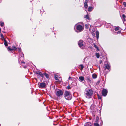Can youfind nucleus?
<instances>
[{"mask_svg": "<svg viewBox=\"0 0 126 126\" xmlns=\"http://www.w3.org/2000/svg\"><path fill=\"white\" fill-rule=\"evenodd\" d=\"M84 27V25L82 23H78L75 26L74 29L76 32H80L83 30Z\"/></svg>", "mask_w": 126, "mask_h": 126, "instance_id": "obj_1", "label": "nucleus"}, {"mask_svg": "<svg viewBox=\"0 0 126 126\" xmlns=\"http://www.w3.org/2000/svg\"><path fill=\"white\" fill-rule=\"evenodd\" d=\"M64 96L65 98L68 100L71 99L72 97L70 92L68 91H65V92Z\"/></svg>", "mask_w": 126, "mask_h": 126, "instance_id": "obj_2", "label": "nucleus"}, {"mask_svg": "<svg viewBox=\"0 0 126 126\" xmlns=\"http://www.w3.org/2000/svg\"><path fill=\"white\" fill-rule=\"evenodd\" d=\"M93 91L92 89H90L88 91H87V98H90L92 95Z\"/></svg>", "mask_w": 126, "mask_h": 126, "instance_id": "obj_3", "label": "nucleus"}, {"mask_svg": "<svg viewBox=\"0 0 126 126\" xmlns=\"http://www.w3.org/2000/svg\"><path fill=\"white\" fill-rule=\"evenodd\" d=\"M84 43L82 40H80L78 43L79 47L82 49H84Z\"/></svg>", "mask_w": 126, "mask_h": 126, "instance_id": "obj_4", "label": "nucleus"}, {"mask_svg": "<svg viewBox=\"0 0 126 126\" xmlns=\"http://www.w3.org/2000/svg\"><path fill=\"white\" fill-rule=\"evenodd\" d=\"M95 30V29L94 28V27L91 25L89 29V31L92 33L93 36H94L95 35V33H94Z\"/></svg>", "mask_w": 126, "mask_h": 126, "instance_id": "obj_5", "label": "nucleus"}, {"mask_svg": "<svg viewBox=\"0 0 126 126\" xmlns=\"http://www.w3.org/2000/svg\"><path fill=\"white\" fill-rule=\"evenodd\" d=\"M63 92L62 91L59 90L57 91L56 95L57 96L60 97L63 95Z\"/></svg>", "mask_w": 126, "mask_h": 126, "instance_id": "obj_6", "label": "nucleus"}, {"mask_svg": "<svg viewBox=\"0 0 126 126\" xmlns=\"http://www.w3.org/2000/svg\"><path fill=\"white\" fill-rule=\"evenodd\" d=\"M108 93L107 90L105 89H103L102 92V95L104 96H105L107 95Z\"/></svg>", "mask_w": 126, "mask_h": 126, "instance_id": "obj_7", "label": "nucleus"}, {"mask_svg": "<svg viewBox=\"0 0 126 126\" xmlns=\"http://www.w3.org/2000/svg\"><path fill=\"white\" fill-rule=\"evenodd\" d=\"M38 85L40 88H44L46 86V84L45 83H39Z\"/></svg>", "mask_w": 126, "mask_h": 126, "instance_id": "obj_8", "label": "nucleus"}, {"mask_svg": "<svg viewBox=\"0 0 126 126\" xmlns=\"http://www.w3.org/2000/svg\"><path fill=\"white\" fill-rule=\"evenodd\" d=\"M105 69L106 70L107 69L109 71H110V64L107 63V64H105Z\"/></svg>", "mask_w": 126, "mask_h": 126, "instance_id": "obj_9", "label": "nucleus"}, {"mask_svg": "<svg viewBox=\"0 0 126 126\" xmlns=\"http://www.w3.org/2000/svg\"><path fill=\"white\" fill-rule=\"evenodd\" d=\"M95 34L96 36V38L97 39L99 38V33L98 31H96L95 32Z\"/></svg>", "mask_w": 126, "mask_h": 126, "instance_id": "obj_10", "label": "nucleus"}, {"mask_svg": "<svg viewBox=\"0 0 126 126\" xmlns=\"http://www.w3.org/2000/svg\"><path fill=\"white\" fill-rule=\"evenodd\" d=\"M36 73L38 74L41 77H43V74L40 72L36 71Z\"/></svg>", "mask_w": 126, "mask_h": 126, "instance_id": "obj_11", "label": "nucleus"}, {"mask_svg": "<svg viewBox=\"0 0 126 126\" xmlns=\"http://www.w3.org/2000/svg\"><path fill=\"white\" fill-rule=\"evenodd\" d=\"M93 7H89L88 11L89 12H91L93 10Z\"/></svg>", "mask_w": 126, "mask_h": 126, "instance_id": "obj_12", "label": "nucleus"}, {"mask_svg": "<svg viewBox=\"0 0 126 126\" xmlns=\"http://www.w3.org/2000/svg\"><path fill=\"white\" fill-rule=\"evenodd\" d=\"M87 82L92 83L93 82L92 79H87Z\"/></svg>", "mask_w": 126, "mask_h": 126, "instance_id": "obj_13", "label": "nucleus"}, {"mask_svg": "<svg viewBox=\"0 0 126 126\" xmlns=\"http://www.w3.org/2000/svg\"><path fill=\"white\" fill-rule=\"evenodd\" d=\"M94 45L95 48H96L98 50H99V49L97 46L95 44H94Z\"/></svg>", "mask_w": 126, "mask_h": 126, "instance_id": "obj_14", "label": "nucleus"}, {"mask_svg": "<svg viewBox=\"0 0 126 126\" xmlns=\"http://www.w3.org/2000/svg\"><path fill=\"white\" fill-rule=\"evenodd\" d=\"M96 123H95L94 124V126H99V125L97 122H98L97 120L96 121Z\"/></svg>", "mask_w": 126, "mask_h": 126, "instance_id": "obj_15", "label": "nucleus"}, {"mask_svg": "<svg viewBox=\"0 0 126 126\" xmlns=\"http://www.w3.org/2000/svg\"><path fill=\"white\" fill-rule=\"evenodd\" d=\"M92 77L93 78L95 79L97 77V75L95 74H93L92 75Z\"/></svg>", "mask_w": 126, "mask_h": 126, "instance_id": "obj_16", "label": "nucleus"}, {"mask_svg": "<svg viewBox=\"0 0 126 126\" xmlns=\"http://www.w3.org/2000/svg\"><path fill=\"white\" fill-rule=\"evenodd\" d=\"M95 55L97 58H99L100 56L99 54V53H96Z\"/></svg>", "mask_w": 126, "mask_h": 126, "instance_id": "obj_17", "label": "nucleus"}, {"mask_svg": "<svg viewBox=\"0 0 126 126\" xmlns=\"http://www.w3.org/2000/svg\"><path fill=\"white\" fill-rule=\"evenodd\" d=\"M79 79L80 80L83 81L84 80V77L82 76L80 77H79Z\"/></svg>", "mask_w": 126, "mask_h": 126, "instance_id": "obj_18", "label": "nucleus"}, {"mask_svg": "<svg viewBox=\"0 0 126 126\" xmlns=\"http://www.w3.org/2000/svg\"><path fill=\"white\" fill-rule=\"evenodd\" d=\"M83 65H80L79 66V68L81 69H82L83 68Z\"/></svg>", "mask_w": 126, "mask_h": 126, "instance_id": "obj_19", "label": "nucleus"}, {"mask_svg": "<svg viewBox=\"0 0 126 126\" xmlns=\"http://www.w3.org/2000/svg\"><path fill=\"white\" fill-rule=\"evenodd\" d=\"M119 26H117L115 28L114 30L115 31H117L119 30Z\"/></svg>", "mask_w": 126, "mask_h": 126, "instance_id": "obj_20", "label": "nucleus"}, {"mask_svg": "<svg viewBox=\"0 0 126 126\" xmlns=\"http://www.w3.org/2000/svg\"><path fill=\"white\" fill-rule=\"evenodd\" d=\"M4 45H5V46H8V44H7V41H6V40H4Z\"/></svg>", "mask_w": 126, "mask_h": 126, "instance_id": "obj_21", "label": "nucleus"}, {"mask_svg": "<svg viewBox=\"0 0 126 126\" xmlns=\"http://www.w3.org/2000/svg\"><path fill=\"white\" fill-rule=\"evenodd\" d=\"M12 49L13 50H16V47L14 46H13L12 47Z\"/></svg>", "mask_w": 126, "mask_h": 126, "instance_id": "obj_22", "label": "nucleus"}, {"mask_svg": "<svg viewBox=\"0 0 126 126\" xmlns=\"http://www.w3.org/2000/svg\"><path fill=\"white\" fill-rule=\"evenodd\" d=\"M122 17L124 19V20H125V18L126 17L125 15L124 14H123L122 15Z\"/></svg>", "mask_w": 126, "mask_h": 126, "instance_id": "obj_23", "label": "nucleus"}, {"mask_svg": "<svg viewBox=\"0 0 126 126\" xmlns=\"http://www.w3.org/2000/svg\"><path fill=\"white\" fill-rule=\"evenodd\" d=\"M87 19L88 20H90L91 19V18H90V15L87 14Z\"/></svg>", "mask_w": 126, "mask_h": 126, "instance_id": "obj_24", "label": "nucleus"}, {"mask_svg": "<svg viewBox=\"0 0 126 126\" xmlns=\"http://www.w3.org/2000/svg\"><path fill=\"white\" fill-rule=\"evenodd\" d=\"M44 75L46 77V78H48V75L46 73H45Z\"/></svg>", "mask_w": 126, "mask_h": 126, "instance_id": "obj_25", "label": "nucleus"}, {"mask_svg": "<svg viewBox=\"0 0 126 126\" xmlns=\"http://www.w3.org/2000/svg\"><path fill=\"white\" fill-rule=\"evenodd\" d=\"M7 49H8V50L9 51H11L12 50H12V48H10V47H9L8 48H7Z\"/></svg>", "mask_w": 126, "mask_h": 126, "instance_id": "obj_26", "label": "nucleus"}, {"mask_svg": "<svg viewBox=\"0 0 126 126\" xmlns=\"http://www.w3.org/2000/svg\"><path fill=\"white\" fill-rule=\"evenodd\" d=\"M84 7L85 8H87V2L86 1L84 3Z\"/></svg>", "mask_w": 126, "mask_h": 126, "instance_id": "obj_27", "label": "nucleus"}, {"mask_svg": "<svg viewBox=\"0 0 126 126\" xmlns=\"http://www.w3.org/2000/svg\"><path fill=\"white\" fill-rule=\"evenodd\" d=\"M0 25L1 26H2L3 25H4V23L3 22H0Z\"/></svg>", "mask_w": 126, "mask_h": 126, "instance_id": "obj_28", "label": "nucleus"}, {"mask_svg": "<svg viewBox=\"0 0 126 126\" xmlns=\"http://www.w3.org/2000/svg\"><path fill=\"white\" fill-rule=\"evenodd\" d=\"M123 5L125 7H126V2H124L123 3Z\"/></svg>", "mask_w": 126, "mask_h": 126, "instance_id": "obj_29", "label": "nucleus"}, {"mask_svg": "<svg viewBox=\"0 0 126 126\" xmlns=\"http://www.w3.org/2000/svg\"><path fill=\"white\" fill-rule=\"evenodd\" d=\"M87 125H89L90 126H91V125H92V124L91 123H89V122H87Z\"/></svg>", "mask_w": 126, "mask_h": 126, "instance_id": "obj_30", "label": "nucleus"}, {"mask_svg": "<svg viewBox=\"0 0 126 126\" xmlns=\"http://www.w3.org/2000/svg\"><path fill=\"white\" fill-rule=\"evenodd\" d=\"M98 99H101L102 97L101 96H100L99 95H98Z\"/></svg>", "mask_w": 126, "mask_h": 126, "instance_id": "obj_31", "label": "nucleus"}, {"mask_svg": "<svg viewBox=\"0 0 126 126\" xmlns=\"http://www.w3.org/2000/svg\"><path fill=\"white\" fill-rule=\"evenodd\" d=\"M56 75H55V79L56 80H58V78L56 77Z\"/></svg>", "mask_w": 126, "mask_h": 126, "instance_id": "obj_32", "label": "nucleus"}, {"mask_svg": "<svg viewBox=\"0 0 126 126\" xmlns=\"http://www.w3.org/2000/svg\"><path fill=\"white\" fill-rule=\"evenodd\" d=\"M71 88V87H70L69 86H68L67 87V88L68 89H70Z\"/></svg>", "mask_w": 126, "mask_h": 126, "instance_id": "obj_33", "label": "nucleus"}, {"mask_svg": "<svg viewBox=\"0 0 126 126\" xmlns=\"http://www.w3.org/2000/svg\"><path fill=\"white\" fill-rule=\"evenodd\" d=\"M121 32V31H119L118 32V33H120Z\"/></svg>", "mask_w": 126, "mask_h": 126, "instance_id": "obj_34", "label": "nucleus"}, {"mask_svg": "<svg viewBox=\"0 0 126 126\" xmlns=\"http://www.w3.org/2000/svg\"><path fill=\"white\" fill-rule=\"evenodd\" d=\"M84 17L86 18H87V15H85L84 16Z\"/></svg>", "mask_w": 126, "mask_h": 126, "instance_id": "obj_35", "label": "nucleus"}, {"mask_svg": "<svg viewBox=\"0 0 126 126\" xmlns=\"http://www.w3.org/2000/svg\"><path fill=\"white\" fill-rule=\"evenodd\" d=\"M91 0H87V3L88 2L90 1Z\"/></svg>", "mask_w": 126, "mask_h": 126, "instance_id": "obj_36", "label": "nucleus"}, {"mask_svg": "<svg viewBox=\"0 0 126 126\" xmlns=\"http://www.w3.org/2000/svg\"><path fill=\"white\" fill-rule=\"evenodd\" d=\"M99 63H102V61L101 60L100 61H99Z\"/></svg>", "mask_w": 126, "mask_h": 126, "instance_id": "obj_37", "label": "nucleus"}, {"mask_svg": "<svg viewBox=\"0 0 126 126\" xmlns=\"http://www.w3.org/2000/svg\"><path fill=\"white\" fill-rule=\"evenodd\" d=\"M1 36L2 38L3 37V35L2 34H1Z\"/></svg>", "mask_w": 126, "mask_h": 126, "instance_id": "obj_38", "label": "nucleus"}, {"mask_svg": "<svg viewBox=\"0 0 126 126\" xmlns=\"http://www.w3.org/2000/svg\"><path fill=\"white\" fill-rule=\"evenodd\" d=\"M86 125V124H85L84 125V126H87Z\"/></svg>", "mask_w": 126, "mask_h": 126, "instance_id": "obj_39", "label": "nucleus"}, {"mask_svg": "<svg viewBox=\"0 0 126 126\" xmlns=\"http://www.w3.org/2000/svg\"><path fill=\"white\" fill-rule=\"evenodd\" d=\"M70 78H71L70 77H69V79H70Z\"/></svg>", "mask_w": 126, "mask_h": 126, "instance_id": "obj_40", "label": "nucleus"}, {"mask_svg": "<svg viewBox=\"0 0 126 126\" xmlns=\"http://www.w3.org/2000/svg\"><path fill=\"white\" fill-rule=\"evenodd\" d=\"M22 63H25L24 62H22Z\"/></svg>", "mask_w": 126, "mask_h": 126, "instance_id": "obj_41", "label": "nucleus"}, {"mask_svg": "<svg viewBox=\"0 0 126 126\" xmlns=\"http://www.w3.org/2000/svg\"><path fill=\"white\" fill-rule=\"evenodd\" d=\"M85 26H87V25H86H86H85Z\"/></svg>", "mask_w": 126, "mask_h": 126, "instance_id": "obj_42", "label": "nucleus"}, {"mask_svg": "<svg viewBox=\"0 0 126 126\" xmlns=\"http://www.w3.org/2000/svg\"><path fill=\"white\" fill-rule=\"evenodd\" d=\"M19 50H20V48H19Z\"/></svg>", "mask_w": 126, "mask_h": 126, "instance_id": "obj_43", "label": "nucleus"}, {"mask_svg": "<svg viewBox=\"0 0 126 126\" xmlns=\"http://www.w3.org/2000/svg\"><path fill=\"white\" fill-rule=\"evenodd\" d=\"M85 94H87V93H86Z\"/></svg>", "mask_w": 126, "mask_h": 126, "instance_id": "obj_44", "label": "nucleus"}, {"mask_svg": "<svg viewBox=\"0 0 126 126\" xmlns=\"http://www.w3.org/2000/svg\"><path fill=\"white\" fill-rule=\"evenodd\" d=\"M24 67L25 68L26 67L25 66V67Z\"/></svg>", "mask_w": 126, "mask_h": 126, "instance_id": "obj_45", "label": "nucleus"}, {"mask_svg": "<svg viewBox=\"0 0 126 126\" xmlns=\"http://www.w3.org/2000/svg\"><path fill=\"white\" fill-rule=\"evenodd\" d=\"M86 117H87V116H86Z\"/></svg>", "mask_w": 126, "mask_h": 126, "instance_id": "obj_46", "label": "nucleus"}, {"mask_svg": "<svg viewBox=\"0 0 126 126\" xmlns=\"http://www.w3.org/2000/svg\"><path fill=\"white\" fill-rule=\"evenodd\" d=\"M86 93V92H84V93Z\"/></svg>", "mask_w": 126, "mask_h": 126, "instance_id": "obj_47", "label": "nucleus"}, {"mask_svg": "<svg viewBox=\"0 0 126 126\" xmlns=\"http://www.w3.org/2000/svg\"><path fill=\"white\" fill-rule=\"evenodd\" d=\"M86 93V92H84V93Z\"/></svg>", "mask_w": 126, "mask_h": 126, "instance_id": "obj_48", "label": "nucleus"}, {"mask_svg": "<svg viewBox=\"0 0 126 126\" xmlns=\"http://www.w3.org/2000/svg\"><path fill=\"white\" fill-rule=\"evenodd\" d=\"M87 7H88V5H87Z\"/></svg>", "mask_w": 126, "mask_h": 126, "instance_id": "obj_49", "label": "nucleus"}]
</instances>
